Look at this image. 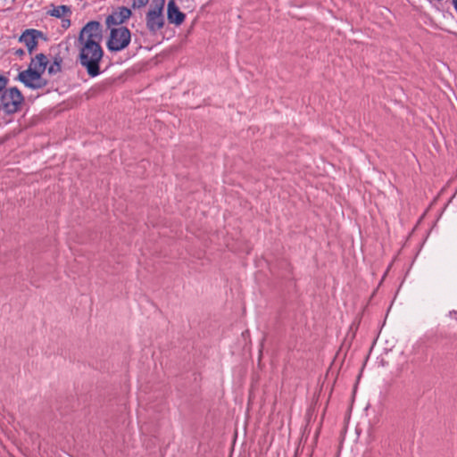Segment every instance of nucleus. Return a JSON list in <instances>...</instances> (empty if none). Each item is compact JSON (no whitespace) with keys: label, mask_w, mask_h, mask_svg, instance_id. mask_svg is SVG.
Masks as SVG:
<instances>
[{"label":"nucleus","mask_w":457,"mask_h":457,"mask_svg":"<svg viewBox=\"0 0 457 457\" xmlns=\"http://www.w3.org/2000/svg\"><path fill=\"white\" fill-rule=\"evenodd\" d=\"M102 38V25L96 21H88L81 29L78 37V61L92 78L101 73L100 62L104 57V50L101 46Z\"/></svg>","instance_id":"f257e3e1"},{"label":"nucleus","mask_w":457,"mask_h":457,"mask_svg":"<svg viewBox=\"0 0 457 457\" xmlns=\"http://www.w3.org/2000/svg\"><path fill=\"white\" fill-rule=\"evenodd\" d=\"M47 64V57L44 54H37L31 59L28 69L18 74L17 79L29 88H43L47 85L46 79L42 78Z\"/></svg>","instance_id":"f03ea898"},{"label":"nucleus","mask_w":457,"mask_h":457,"mask_svg":"<svg viewBox=\"0 0 457 457\" xmlns=\"http://www.w3.org/2000/svg\"><path fill=\"white\" fill-rule=\"evenodd\" d=\"M164 4L165 0H153L152 6L146 12V28L151 33L155 34L165 24L163 16Z\"/></svg>","instance_id":"7ed1b4c3"},{"label":"nucleus","mask_w":457,"mask_h":457,"mask_svg":"<svg viewBox=\"0 0 457 457\" xmlns=\"http://www.w3.org/2000/svg\"><path fill=\"white\" fill-rule=\"evenodd\" d=\"M23 101L24 97L17 87L5 89L1 96L0 111H3L5 114L15 113L19 111Z\"/></svg>","instance_id":"20e7f679"},{"label":"nucleus","mask_w":457,"mask_h":457,"mask_svg":"<svg viewBox=\"0 0 457 457\" xmlns=\"http://www.w3.org/2000/svg\"><path fill=\"white\" fill-rule=\"evenodd\" d=\"M131 33L126 27L112 28L106 46L110 52H120L125 49L130 43Z\"/></svg>","instance_id":"39448f33"},{"label":"nucleus","mask_w":457,"mask_h":457,"mask_svg":"<svg viewBox=\"0 0 457 457\" xmlns=\"http://www.w3.org/2000/svg\"><path fill=\"white\" fill-rule=\"evenodd\" d=\"M132 12L131 10L125 6H120L115 9L112 14L108 15L105 20L106 25L110 28L124 23L129 19Z\"/></svg>","instance_id":"423d86ee"},{"label":"nucleus","mask_w":457,"mask_h":457,"mask_svg":"<svg viewBox=\"0 0 457 457\" xmlns=\"http://www.w3.org/2000/svg\"><path fill=\"white\" fill-rule=\"evenodd\" d=\"M43 33L37 29H26L19 38V41L23 43L29 54H31L37 46V38L42 37Z\"/></svg>","instance_id":"0eeeda50"},{"label":"nucleus","mask_w":457,"mask_h":457,"mask_svg":"<svg viewBox=\"0 0 457 457\" xmlns=\"http://www.w3.org/2000/svg\"><path fill=\"white\" fill-rule=\"evenodd\" d=\"M167 19L170 23L175 24L176 26L181 25L186 19V14L180 12L176 2L173 0H169L168 2Z\"/></svg>","instance_id":"6e6552de"},{"label":"nucleus","mask_w":457,"mask_h":457,"mask_svg":"<svg viewBox=\"0 0 457 457\" xmlns=\"http://www.w3.org/2000/svg\"><path fill=\"white\" fill-rule=\"evenodd\" d=\"M47 13L53 17L62 18L63 16L71 15V10L68 5L54 6Z\"/></svg>","instance_id":"1a4fd4ad"},{"label":"nucleus","mask_w":457,"mask_h":457,"mask_svg":"<svg viewBox=\"0 0 457 457\" xmlns=\"http://www.w3.org/2000/svg\"><path fill=\"white\" fill-rule=\"evenodd\" d=\"M61 58H54V62L48 67V73L51 75L56 74L61 71Z\"/></svg>","instance_id":"9d476101"},{"label":"nucleus","mask_w":457,"mask_h":457,"mask_svg":"<svg viewBox=\"0 0 457 457\" xmlns=\"http://www.w3.org/2000/svg\"><path fill=\"white\" fill-rule=\"evenodd\" d=\"M149 0H132V8L140 9L148 4Z\"/></svg>","instance_id":"9b49d317"},{"label":"nucleus","mask_w":457,"mask_h":457,"mask_svg":"<svg viewBox=\"0 0 457 457\" xmlns=\"http://www.w3.org/2000/svg\"><path fill=\"white\" fill-rule=\"evenodd\" d=\"M8 83V79L0 74V93L3 92Z\"/></svg>","instance_id":"f8f14e48"},{"label":"nucleus","mask_w":457,"mask_h":457,"mask_svg":"<svg viewBox=\"0 0 457 457\" xmlns=\"http://www.w3.org/2000/svg\"><path fill=\"white\" fill-rule=\"evenodd\" d=\"M62 26L64 29H68L71 26V20L70 19H62Z\"/></svg>","instance_id":"ddd939ff"},{"label":"nucleus","mask_w":457,"mask_h":457,"mask_svg":"<svg viewBox=\"0 0 457 457\" xmlns=\"http://www.w3.org/2000/svg\"><path fill=\"white\" fill-rule=\"evenodd\" d=\"M449 316L451 319L457 320V311H451Z\"/></svg>","instance_id":"4468645a"},{"label":"nucleus","mask_w":457,"mask_h":457,"mask_svg":"<svg viewBox=\"0 0 457 457\" xmlns=\"http://www.w3.org/2000/svg\"><path fill=\"white\" fill-rule=\"evenodd\" d=\"M24 54H25V52H24V50H23V49H18V50H16V52H15V54H16V55H19V56H22Z\"/></svg>","instance_id":"2eb2a0df"},{"label":"nucleus","mask_w":457,"mask_h":457,"mask_svg":"<svg viewBox=\"0 0 457 457\" xmlns=\"http://www.w3.org/2000/svg\"><path fill=\"white\" fill-rule=\"evenodd\" d=\"M453 7L457 12V0H453Z\"/></svg>","instance_id":"dca6fc26"},{"label":"nucleus","mask_w":457,"mask_h":457,"mask_svg":"<svg viewBox=\"0 0 457 457\" xmlns=\"http://www.w3.org/2000/svg\"><path fill=\"white\" fill-rule=\"evenodd\" d=\"M173 1L175 2L176 0H173Z\"/></svg>","instance_id":"f3484780"}]
</instances>
